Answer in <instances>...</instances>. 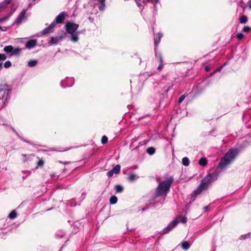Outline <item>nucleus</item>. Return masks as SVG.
Masks as SVG:
<instances>
[{"instance_id": "nucleus-58", "label": "nucleus", "mask_w": 251, "mask_h": 251, "mask_svg": "<svg viewBox=\"0 0 251 251\" xmlns=\"http://www.w3.org/2000/svg\"><path fill=\"white\" fill-rule=\"evenodd\" d=\"M243 3V1H241V2H240V3H241H241Z\"/></svg>"}, {"instance_id": "nucleus-13", "label": "nucleus", "mask_w": 251, "mask_h": 251, "mask_svg": "<svg viewBox=\"0 0 251 251\" xmlns=\"http://www.w3.org/2000/svg\"><path fill=\"white\" fill-rule=\"evenodd\" d=\"M62 38V36H57V37H52L50 38V41L49 42L50 44L51 45H55L57 43V42L61 40Z\"/></svg>"}, {"instance_id": "nucleus-20", "label": "nucleus", "mask_w": 251, "mask_h": 251, "mask_svg": "<svg viewBox=\"0 0 251 251\" xmlns=\"http://www.w3.org/2000/svg\"><path fill=\"white\" fill-rule=\"evenodd\" d=\"M182 164L185 166H188L190 164V161L188 157H185L182 160Z\"/></svg>"}, {"instance_id": "nucleus-22", "label": "nucleus", "mask_w": 251, "mask_h": 251, "mask_svg": "<svg viewBox=\"0 0 251 251\" xmlns=\"http://www.w3.org/2000/svg\"><path fill=\"white\" fill-rule=\"evenodd\" d=\"M11 0H5L1 4H0V8H5L7 5L10 3Z\"/></svg>"}, {"instance_id": "nucleus-53", "label": "nucleus", "mask_w": 251, "mask_h": 251, "mask_svg": "<svg viewBox=\"0 0 251 251\" xmlns=\"http://www.w3.org/2000/svg\"><path fill=\"white\" fill-rule=\"evenodd\" d=\"M32 6V4L31 3L29 4L28 7H31Z\"/></svg>"}, {"instance_id": "nucleus-36", "label": "nucleus", "mask_w": 251, "mask_h": 251, "mask_svg": "<svg viewBox=\"0 0 251 251\" xmlns=\"http://www.w3.org/2000/svg\"><path fill=\"white\" fill-rule=\"evenodd\" d=\"M44 161L43 160L41 159L37 162V166L38 167H42L44 165Z\"/></svg>"}, {"instance_id": "nucleus-43", "label": "nucleus", "mask_w": 251, "mask_h": 251, "mask_svg": "<svg viewBox=\"0 0 251 251\" xmlns=\"http://www.w3.org/2000/svg\"><path fill=\"white\" fill-rule=\"evenodd\" d=\"M51 177L53 179H57V176H56V175H55L54 174H52L51 175Z\"/></svg>"}, {"instance_id": "nucleus-25", "label": "nucleus", "mask_w": 251, "mask_h": 251, "mask_svg": "<svg viewBox=\"0 0 251 251\" xmlns=\"http://www.w3.org/2000/svg\"><path fill=\"white\" fill-rule=\"evenodd\" d=\"M138 177L134 174H131L128 176V179L130 181H133L135 180Z\"/></svg>"}, {"instance_id": "nucleus-1", "label": "nucleus", "mask_w": 251, "mask_h": 251, "mask_svg": "<svg viewBox=\"0 0 251 251\" xmlns=\"http://www.w3.org/2000/svg\"><path fill=\"white\" fill-rule=\"evenodd\" d=\"M218 178V175L216 173H213L209 174L203 177L197 188L194 190L193 193V196H196L200 194L202 191L207 189L208 184L215 181Z\"/></svg>"}, {"instance_id": "nucleus-6", "label": "nucleus", "mask_w": 251, "mask_h": 251, "mask_svg": "<svg viewBox=\"0 0 251 251\" xmlns=\"http://www.w3.org/2000/svg\"><path fill=\"white\" fill-rule=\"evenodd\" d=\"M26 9H23L22 12L19 14L17 18L15 21V23L18 25H20L23 21H25L27 19Z\"/></svg>"}, {"instance_id": "nucleus-28", "label": "nucleus", "mask_w": 251, "mask_h": 251, "mask_svg": "<svg viewBox=\"0 0 251 251\" xmlns=\"http://www.w3.org/2000/svg\"><path fill=\"white\" fill-rule=\"evenodd\" d=\"M115 189L117 193H121L123 190V187L120 185H116Z\"/></svg>"}, {"instance_id": "nucleus-12", "label": "nucleus", "mask_w": 251, "mask_h": 251, "mask_svg": "<svg viewBox=\"0 0 251 251\" xmlns=\"http://www.w3.org/2000/svg\"><path fill=\"white\" fill-rule=\"evenodd\" d=\"M79 33V31L70 33L71 34V40L75 43L77 42L78 40V35Z\"/></svg>"}, {"instance_id": "nucleus-24", "label": "nucleus", "mask_w": 251, "mask_h": 251, "mask_svg": "<svg viewBox=\"0 0 251 251\" xmlns=\"http://www.w3.org/2000/svg\"><path fill=\"white\" fill-rule=\"evenodd\" d=\"M117 201H118V199H117V197H116L115 196H113L111 197V198L110 199L109 202H110V204H114L117 203Z\"/></svg>"}, {"instance_id": "nucleus-14", "label": "nucleus", "mask_w": 251, "mask_h": 251, "mask_svg": "<svg viewBox=\"0 0 251 251\" xmlns=\"http://www.w3.org/2000/svg\"><path fill=\"white\" fill-rule=\"evenodd\" d=\"M22 51V49L19 48L13 49L12 53L9 54V57L14 55H19Z\"/></svg>"}, {"instance_id": "nucleus-42", "label": "nucleus", "mask_w": 251, "mask_h": 251, "mask_svg": "<svg viewBox=\"0 0 251 251\" xmlns=\"http://www.w3.org/2000/svg\"><path fill=\"white\" fill-rule=\"evenodd\" d=\"M163 67V63H160V65L157 67V69L160 70L161 69H162Z\"/></svg>"}, {"instance_id": "nucleus-39", "label": "nucleus", "mask_w": 251, "mask_h": 251, "mask_svg": "<svg viewBox=\"0 0 251 251\" xmlns=\"http://www.w3.org/2000/svg\"><path fill=\"white\" fill-rule=\"evenodd\" d=\"M251 30V28L250 26H246L243 28V31L245 32H249Z\"/></svg>"}, {"instance_id": "nucleus-57", "label": "nucleus", "mask_w": 251, "mask_h": 251, "mask_svg": "<svg viewBox=\"0 0 251 251\" xmlns=\"http://www.w3.org/2000/svg\"><path fill=\"white\" fill-rule=\"evenodd\" d=\"M129 0H124L125 1H128Z\"/></svg>"}, {"instance_id": "nucleus-27", "label": "nucleus", "mask_w": 251, "mask_h": 251, "mask_svg": "<svg viewBox=\"0 0 251 251\" xmlns=\"http://www.w3.org/2000/svg\"><path fill=\"white\" fill-rule=\"evenodd\" d=\"M248 21L247 17L246 16H242L240 18V23L241 24H245Z\"/></svg>"}, {"instance_id": "nucleus-15", "label": "nucleus", "mask_w": 251, "mask_h": 251, "mask_svg": "<svg viewBox=\"0 0 251 251\" xmlns=\"http://www.w3.org/2000/svg\"><path fill=\"white\" fill-rule=\"evenodd\" d=\"M13 47L11 45L6 46L3 48V51L7 54H12Z\"/></svg>"}, {"instance_id": "nucleus-8", "label": "nucleus", "mask_w": 251, "mask_h": 251, "mask_svg": "<svg viewBox=\"0 0 251 251\" xmlns=\"http://www.w3.org/2000/svg\"><path fill=\"white\" fill-rule=\"evenodd\" d=\"M67 14L65 12L63 11L61 12L59 15H58L55 19V23L58 24H62L63 23L65 17L66 16Z\"/></svg>"}, {"instance_id": "nucleus-37", "label": "nucleus", "mask_w": 251, "mask_h": 251, "mask_svg": "<svg viewBox=\"0 0 251 251\" xmlns=\"http://www.w3.org/2000/svg\"><path fill=\"white\" fill-rule=\"evenodd\" d=\"M115 173L113 172V171H112V170H111L110 171H108L107 173V176L109 177H111L112 176H113V175Z\"/></svg>"}, {"instance_id": "nucleus-30", "label": "nucleus", "mask_w": 251, "mask_h": 251, "mask_svg": "<svg viewBox=\"0 0 251 251\" xmlns=\"http://www.w3.org/2000/svg\"><path fill=\"white\" fill-rule=\"evenodd\" d=\"M176 219H177L179 222H181L182 223H185L187 222V218L186 217H179L176 218Z\"/></svg>"}, {"instance_id": "nucleus-26", "label": "nucleus", "mask_w": 251, "mask_h": 251, "mask_svg": "<svg viewBox=\"0 0 251 251\" xmlns=\"http://www.w3.org/2000/svg\"><path fill=\"white\" fill-rule=\"evenodd\" d=\"M155 150L153 147H150L147 149V152L150 155H152L155 153Z\"/></svg>"}, {"instance_id": "nucleus-23", "label": "nucleus", "mask_w": 251, "mask_h": 251, "mask_svg": "<svg viewBox=\"0 0 251 251\" xmlns=\"http://www.w3.org/2000/svg\"><path fill=\"white\" fill-rule=\"evenodd\" d=\"M37 61L36 60H31L28 61V66L30 67H33L37 64Z\"/></svg>"}, {"instance_id": "nucleus-9", "label": "nucleus", "mask_w": 251, "mask_h": 251, "mask_svg": "<svg viewBox=\"0 0 251 251\" xmlns=\"http://www.w3.org/2000/svg\"><path fill=\"white\" fill-rule=\"evenodd\" d=\"M74 83V80L72 78H66L65 80L62 81L61 82V84L62 87L65 88L66 87H71Z\"/></svg>"}, {"instance_id": "nucleus-38", "label": "nucleus", "mask_w": 251, "mask_h": 251, "mask_svg": "<svg viewBox=\"0 0 251 251\" xmlns=\"http://www.w3.org/2000/svg\"><path fill=\"white\" fill-rule=\"evenodd\" d=\"M137 5L139 7H140L142 6V4H141V0H134Z\"/></svg>"}, {"instance_id": "nucleus-45", "label": "nucleus", "mask_w": 251, "mask_h": 251, "mask_svg": "<svg viewBox=\"0 0 251 251\" xmlns=\"http://www.w3.org/2000/svg\"><path fill=\"white\" fill-rule=\"evenodd\" d=\"M248 6L251 9V0H249L248 2Z\"/></svg>"}, {"instance_id": "nucleus-16", "label": "nucleus", "mask_w": 251, "mask_h": 251, "mask_svg": "<svg viewBox=\"0 0 251 251\" xmlns=\"http://www.w3.org/2000/svg\"><path fill=\"white\" fill-rule=\"evenodd\" d=\"M162 34L160 33H158V38L154 39V45L157 47L160 42L161 38L162 37Z\"/></svg>"}, {"instance_id": "nucleus-4", "label": "nucleus", "mask_w": 251, "mask_h": 251, "mask_svg": "<svg viewBox=\"0 0 251 251\" xmlns=\"http://www.w3.org/2000/svg\"><path fill=\"white\" fill-rule=\"evenodd\" d=\"M10 93V90L7 85H0V100H4V102H5L9 99Z\"/></svg>"}, {"instance_id": "nucleus-54", "label": "nucleus", "mask_w": 251, "mask_h": 251, "mask_svg": "<svg viewBox=\"0 0 251 251\" xmlns=\"http://www.w3.org/2000/svg\"><path fill=\"white\" fill-rule=\"evenodd\" d=\"M2 66H1V64H0V70H1L2 69Z\"/></svg>"}, {"instance_id": "nucleus-44", "label": "nucleus", "mask_w": 251, "mask_h": 251, "mask_svg": "<svg viewBox=\"0 0 251 251\" xmlns=\"http://www.w3.org/2000/svg\"><path fill=\"white\" fill-rule=\"evenodd\" d=\"M159 60L160 63H163V58L161 55L159 57Z\"/></svg>"}, {"instance_id": "nucleus-34", "label": "nucleus", "mask_w": 251, "mask_h": 251, "mask_svg": "<svg viewBox=\"0 0 251 251\" xmlns=\"http://www.w3.org/2000/svg\"><path fill=\"white\" fill-rule=\"evenodd\" d=\"M100 5L99 7V9L100 11H103L105 8V3H100Z\"/></svg>"}, {"instance_id": "nucleus-5", "label": "nucleus", "mask_w": 251, "mask_h": 251, "mask_svg": "<svg viewBox=\"0 0 251 251\" xmlns=\"http://www.w3.org/2000/svg\"><path fill=\"white\" fill-rule=\"evenodd\" d=\"M79 25L76 24L68 22L65 25V28L66 31L68 33H73L76 32V30L78 28Z\"/></svg>"}, {"instance_id": "nucleus-10", "label": "nucleus", "mask_w": 251, "mask_h": 251, "mask_svg": "<svg viewBox=\"0 0 251 251\" xmlns=\"http://www.w3.org/2000/svg\"><path fill=\"white\" fill-rule=\"evenodd\" d=\"M56 26V24L55 23H54V22H53L52 23H51L50 25L45 28L42 31V34L43 35H45L48 33H50V32H51L53 31V30L54 29V28L55 27V26Z\"/></svg>"}, {"instance_id": "nucleus-52", "label": "nucleus", "mask_w": 251, "mask_h": 251, "mask_svg": "<svg viewBox=\"0 0 251 251\" xmlns=\"http://www.w3.org/2000/svg\"><path fill=\"white\" fill-rule=\"evenodd\" d=\"M60 163H63L64 164L66 165V164H68L69 163V162H63L62 161H59Z\"/></svg>"}, {"instance_id": "nucleus-7", "label": "nucleus", "mask_w": 251, "mask_h": 251, "mask_svg": "<svg viewBox=\"0 0 251 251\" xmlns=\"http://www.w3.org/2000/svg\"><path fill=\"white\" fill-rule=\"evenodd\" d=\"M179 223L177 219H175L171 222L168 226L165 227L163 230V234H166L172 230Z\"/></svg>"}, {"instance_id": "nucleus-41", "label": "nucleus", "mask_w": 251, "mask_h": 251, "mask_svg": "<svg viewBox=\"0 0 251 251\" xmlns=\"http://www.w3.org/2000/svg\"><path fill=\"white\" fill-rule=\"evenodd\" d=\"M226 65V63H225L223 66L218 68L215 71V72H220L221 71V70L222 69V68Z\"/></svg>"}, {"instance_id": "nucleus-51", "label": "nucleus", "mask_w": 251, "mask_h": 251, "mask_svg": "<svg viewBox=\"0 0 251 251\" xmlns=\"http://www.w3.org/2000/svg\"><path fill=\"white\" fill-rule=\"evenodd\" d=\"M50 151H61V150H55L54 148H52L51 149H50Z\"/></svg>"}, {"instance_id": "nucleus-35", "label": "nucleus", "mask_w": 251, "mask_h": 251, "mask_svg": "<svg viewBox=\"0 0 251 251\" xmlns=\"http://www.w3.org/2000/svg\"><path fill=\"white\" fill-rule=\"evenodd\" d=\"M185 97H186V95H183L181 96L178 99V103L180 104V103H181L182 102V101L184 100V99L185 98Z\"/></svg>"}, {"instance_id": "nucleus-59", "label": "nucleus", "mask_w": 251, "mask_h": 251, "mask_svg": "<svg viewBox=\"0 0 251 251\" xmlns=\"http://www.w3.org/2000/svg\"><path fill=\"white\" fill-rule=\"evenodd\" d=\"M1 107L2 106L1 105H0V109L1 108Z\"/></svg>"}, {"instance_id": "nucleus-21", "label": "nucleus", "mask_w": 251, "mask_h": 251, "mask_svg": "<svg viewBox=\"0 0 251 251\" xmlns=\"http://www.w3.org/2000/svg\"><path fill=\"white\" fill-rule=\"evenodd\" d=\"M120 165H117L112 169V170L115 174H118L120 173Z\"/></svg>"}, {"instance_id": "nucleus-56", "label": "nucleus", "mask_w": 251, "mask_h": 251, "mask_svg": "<svg viewBox=\"0 0 251 251\" xmlns=\"http://www.w3.org/2000/svg\"><path fill=\"white\" fill-rule=\"evenodd\" d=\"M63 236V235H61L59 237L61 238V237H62Z\"/></svg>"}, {"instance_id": "nucleus-18", "label": "nucleus", "mask_w": 251, "mask_h": 251, "mask_svg": "<svg viewBox=\"0 0 251 251\" xmlns=\"http://www.w3.org/2000/svg\"><path fill=\"white\" fill-rule=\"evenodd\" d=\"M181 247L184 250H187L190 247V245L188 242H184L181 244Z\"/></svg>"}, {"instance_id": "nucleus-32", "label": "nucleus", "mask_w": 251, "mask_h": 251, "mask_svg": "<svg viewBox=\"0 0 251 251\" xmlns=\"http://www.w3.org/2000/svg\"><path fill=\"white\" fill-rule=\"evenodd\" d=\"M108 138L106 136H103L101 138V143L104 144L107 142Z\"/></svg>"}, {"instance_id": "nucleus-49", "label": "nucleus", "mask_w": 251, "mask_h": 251, "mask_svg": "<svg viewBox=\"0 0 251 251\" xmlns=\"http://www.w3.org/2000/svg\"><path fill=\"white\" fill-rule=\"evenodd\" d=\"M100 3H105V0H98Z\"/></svg>"}, {"instance_id": "nucleus-19", "label": "nucleus", "mask_w": 251, "mask_h": 251, "mask_svg": "<svg viewBox=\"0 0 251 251\" xmlns=\"http://www.w3.org/2000/svg\"><path fill=\"white\" fill-rule=\"evenodd\" d=\"M17 214L16 212L15 211V210H13L10 213L8 217L10 219H14L16 218L17 217Z\"/></svg>"}, {"instance_id": "nucleus-50", "label": "nucleus", "mask_w": 251, "mask_h": 251, "mask_svg": "<svg viewBox=\"0 0 251 251\" xmlns=\"http://www.w3.org/2000/svg\"><path fill=\"white\" fill-rule=\"evenodd\" d=\"M6 18H0V22L4 21L6 20Z\"/></svg>"}, {"instance_id": "nucleus-55", "label": "nucleus", "mask_w": 251, "mask_h": 251, "mask_svg": "<svg viewBox=\"0 0 251 251\" xmlns=\"http://www.w3.org/2000/svg\"><path fill=\"white\" fill-rule=\"evenodd\" d=\"M204 209H205V210H207V207H204Z\"/></svg>"}, {"instance_id": "nucleus-11", "label": "nucleus", "mask_w": 251, "mask_h": 251, "mask_svg": "<svg viewBox=\"0 0 251 251\" xmlns=\"http://www.w3.org/2000/svg\"><path fill=\"white\" fill-rule=\"evenodd\" d=\"M37 45V41L35 39H31L28 40L26 44L25 47L27 49H31L34 47H35Z\"/></svg>"}, {"instance_id": "nucleus-47", "label": "nucleus", "mask_w": 251, "mask_h": 251, "mask_svg": "<svg viewBox=\"0 0 251 251\" xmlns=\"http://www.w3.org/2000/svg\"><path fill=\"white\" fill-rule=\"evenodd\" d=\"M151 0H143V2L145 4L150 1Z\"/></svg>"}, {"instance_id": "nucleus-33", "label": "nucleus", "mask_w": 251, "mask_h": 251, "mask_svg": "<svg viewBox=\"0 0 251 251\" xmlns=\"http://www.w3.org/2000/svg\"><path fill=\"white\" fill-rule=\"evenodd\" d=\"M11 66V63L10 61H6L4 63V67L5 68H8L10 67Z\"/></svg>"}, {"instance_id": "nucleus-40", "label": "nucleus", "mask_w": 251, "mask_h": 251, "mask_svg": "<svg viewBox=\"0 0 251 251\" xmlns=\"http://www.w3.org/2000/svg\"><path fill=\"white\" fill-rule=\"evenodd\" d=\"M236 36L239 39H242L244 37V34L242 33H238Z\"/></svg>"}, {"instance_id": "nucleus-29", "label": "nucleus", "mask_w": 251, "mask_h": 251, "mask_svg": "<svg viewBox=\"0 0 251 251\" xmlns=\"http://www.w3.org/2000/svg\"><path fill=\"white\" fill-rule=\"evenodd\" d=\"M6 58L7 57L5 54L0 53V64L1 66L2 65V61L5 60Z\"/></svg>"}, {"instance_id": "nucleus-31", "label": "nucleus", "mask_w": 251, "mask_h": 251, "mask_svg": "<svg viewBox=\"0 0 251 251\" xmlns=\"http://www.w3.org/2000/svg\"><path fill=\"white\" fill-rule=\"evenodd\" d=\"M251 237V233H248L246 234L241 235L240 237V239L245 240L247 238H250Z\"/></svg>"}, {"instance_id": "nucleus-3", "label": "nucleus", "mask_w": 251, "mask_h": 251, "mask_svg": "<svg viewBox=\"0 0 251 251\" xmlns=\"http://www.w3.org/2000/svg\"><path fill=\"white\" fill-rule=\"evenodd\" d=\"M238 152L239 150L237 149H231L228 151L219 162L218 168L223 169L226 167L235 159Z\"/></svg>"}, {"instance_id": "nucleus-48", "label": "nucleus", "mask_w": 251, "mask_h": 251, "mask_svg": "<svg viewBox=\"0 0 251 251\" xmlns=\"http://www.w3.org/2000/svg\"><path fill=\"white\" fill-rule=\"evenodd\" d=\"M22 156H24V157H25L27 158V156H26V154H22ZM27 158H25V159H24V162H26V161H27Z\"/></svg>"}, {"instance_id": "nucleus-2", "label": "nucleus", "mask_w": 251, "mask_h": 251, "mask_svg": "<svg viewBox=\"0 0 251 251\" xmlns=\"http://www.w3.org/2000/svg\"><path fill=\"white\" fill-rule=\"evenodd\" d=\"M173 181L174 178L173 176H169L164 180L161 181L156 188V196H166L170 190V188L173 183Z\"/></svg>"}, {"instance_id": "nucleus-46", "label": "nucleus", "mask_w": 251, "mask_h": 251, "mask_svg": "<svg viewBox=\"0 0 251 251\" xmlns=\"http://www.w3.org/2000/svg\"><path fill=\"white\" fill-rule=\"evenodd\" d=\"M205 71H206V72L209 71L210 70V67H209V66H206V67H205Z\"/></svg>"}, {"instance_id": "nucleus-17", "label": "nucleus", "mask_w": 251, "mask_h": 251, "mask_svg": "<svg viewBox=\"0 0 251 251\" xmlns=\"http://www.w3.org/2000/svg\"><path fill=\"white\" fill-rule=\"evenodd\" d=\"M207 159L205 157H202L199 160V163L201 166H205L207 164Z\"/></svg>"}]
</instances>
